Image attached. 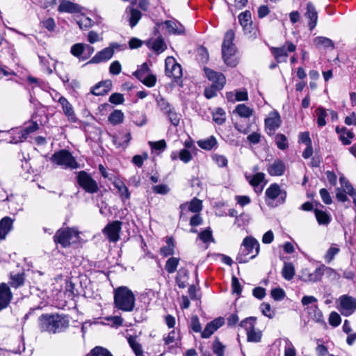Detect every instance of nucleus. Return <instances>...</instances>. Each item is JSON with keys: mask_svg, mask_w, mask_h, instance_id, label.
Instances as JSON below:
<instances>
[{"mask_svg": "<svg viewBox=\"0 0 356 356\" xmlns=\"http://www.w3.org/2000/svg\"><path fill=\"white\" fill-rule=\"evenodd\" d=\"M38 325L42 332L55 334L63 332L69 326V319L65 315L45 314L39 317Z\"/></svg>", "mask_w": 356, "mask_h": 356, "instance_id": "1", "label": "nucleus"}, {"mask_svg": "<svg viewBox=\"0 0 356 356\" xmlns=\"http://www.w3.org/2000/svg\"><path fill=\"white\" fill-rule=\"evenodd\" d=\"M136 298L127 286H120L114 291L115 307L122 312H132L135 307Z\"/></svg>", "mask_w": 356, "mask_h": 356, "instance_id": "2", "label": "nucleus"}, {"mask_svg": "<svg viewBox=\"0 0 356 356\" xmlns=\"http://www.w3.org/2000/svg\"><path fill=\"white\" fill-rule=\"evenodd\" d=\"M242 247L236 258L238 263H246L254 259L259 252V243L252 236H247L243 239Z\"/></svg>", "mask_w": 356, "mask_h": 356, "instance_id": "3", "label": "nucleus"}, {"mask_svg": "<svg viewBox=\"0 0 356 356\" xmlns=\"http://www.w3.org/2000/svg\"><path fill=\"white\" fill-rule=\"evenodd\" d=\"M79 232L74 228H63L58 229L54 236L55 242L60 243L62 247L67 248L79 241Z\"/></svg>", "mask_w": 356, "mask_h": 356, "instance_id": "4", "label": "nucleus"}, {"mask_svg": "<svg viewBox=\"0 0 356 356\" xmlns=\"http://www.w3.org/2000/svg\"><path fill=\"white\" fill-rule=\"evenodd\" d=\"M51 160L58 165L63 166L64 168L77 169L79 165L76 161L72 154L66 150L62 149L55 152Z\"/></svg>", "mask_w": 356, "mask_h": 356, "instance_id": "5", "label": "nucleus"}, {"mask_svg": "<svg viewBox=\"0 0 356 356\" xmlns=\"http://www.w3.org/2000/svg\"><path fill=\"white\" fill-rule=\"evenodd\" d=\"M256 318L254 317L246 318L240 323V326L246 330L247 340L248 342L258 343L261 339V332L256 330L254 322Z\"/></svg>", "mask_w": 356, "mask_h": 356, "instance_id": "6", "label": "nucleus"}, {"mask_svg": "<svg viewBox=\"0 0 356 356\" xmlns=\"http://www.w3.org/2000/svg\"><path fill=\"white\" fill-rule=\"evenodd\" d=\"M79 185L88 193H95L99 191L97 181L86 171H80L76 176Z\"/></svg>", "mask_w": 356, "mask_h": 356, "instance_id": "7", "label": "nucleus"}, {"mask_svg": "<svg viewBox=\"0 0 356 356\" xmlns=\"http://www.w3.org/2000/svg\"><path fill=\"white\" fill-rule=\"evenodd\" d=\"M165 64L166 75L172 78L175 82L179 84L182 77L181 66L172 57H168L165 59Z\"/></svg>", "mask_w": 356, "mask_h": 356, "instance_id": "8", "label": "nucleus"}, {"mask_svg": "<svg viewBox=\"0 0 356 356\" xmlns=\"http://www.w3.org/2000/svg\"><path fill=\"white\" fill-rule=\"evenodd\" d=\"M339 300V310L342 315L350 316L356 310V298L348 295H343Z\"/></svg>", "mask_w": 356, "mask_h": 356, "instance_id": "9", "label": "nucleus"}, {"mask_svg": "<svg viewBox=\"0 0 356 356\" xmlns=\"http://www.w3.org/2000/svg\"><path fill=\"white\" fill-rule=\"evenodd\" d=\"M204 72L207 79L212 81L213 87L218 90H222L226 83L225 76L220 72H217L213 70L204 67Z\"/></svg>", "mask_w": 356, "mask_h": 356, "instance_id": "10", "label": "nucleus"}, {"mask_svg": "<svg viewBox=\"0 0 356 356\" xmlns=\"http://www.w3.org/2000/svg\"><path fill=\"white\" fill-rule=\"evenodd\" d=\"M282 123L281 118L278 112L272 111L269 113L268 117L265 120V128L269 135L275 133Z\"/></svg>", "mask_w": 356, "mask_h": 356, "instance_id": "11", "label": "nucleus"}, {"mask_svg": "<svg viewBox=\"0 0 356 356\" xmlns=\"http://www.w3.org/2000/svg\"><path fill=\"white\" fill-rule=\"evenodd\" d=\"M122 222L115 220L108 224L103 229V233L111 242H116L120 239L119 234L121 230Z\"/></svg>", "mask_w": 356, "mask_h": 356, "instance_id": "12", "label": "nucleus"}, {"mask_svg": "<svg viewBox=\"0 0 356 356\" xmlns=\"http://www.w3.org/2000/svg\"><path fill=\"white\" fill-rule=\"evenodd\" d=\"M236 49L235 46H222V54L224 62L229 66L234 67L237 64L235 57Z\"/></svg>", "mask_w": 356, "mask_h": 356, "instance_id": "13", "label": "nucleus"}, {"mask_svg": "<svg viewBox=\"0 0 356 356\" xmlns=\"http://www.w3.org/2000/svg\"><path fill=\"white\" fill-rule=\"evenodd\" d=\"M296 46H281L279 47H273L271 48V53L275 56L277 62H285L288 56V52L294 51Z\"/></svg>", "mask_w": 356, "mask_h": 356, "instance_id": "14", "label": "nucleus"}, {"mask_svg": "<svg viewBox=\"0 0 356 356\" xmlns=\"http://www.w3.org/2000/svg\"><path fill=\"white\" fill-rule=\"evenodd\" d=\"M225 323L224 318L219 317L209 322L201 333V337L204 339L209 338L213 333L220 327Z\"/></svg>", "mask_w": 356, "mask_h": 356, "instance_id": "15", "label": "nucleus"}, {"mask_svg": "<svg viewBox=\"0 0 356 356\" xmlns=\"http://www.w3.org/2000/svg\"><path fill=\"white\" fill-rule=\"evenodd\" d=\"M266 197L271 200H275L279 196H280V203H284L286 197L285 191H282L280 187L277 184H271L266 191Z\"/></svg>", "mask_w": 356, "mask_h": 356, "instance_id": "16", "label": "nucleus"}, {"mask_svg": "<svg viewBox=\"0 0 356 356\" xmlns=\"http://www.w3.org/2000/svg\"><path fill=\"white\" fill-rule=\"evenodd\" d=\"M82 10L83 8L79 4L67 0H63L58 8L60 13H81Z\"/></svg>", "mask_w": 356, "mask_h": 356, "instance_id": "17", "label": "nucleus"}, {"mask_svg": "<svg viewBox=\"0 0 356 356\" xmlns=\"http://www.w3.org/2000/svg\"><path fill=\"white\" fill-rule=\"evenodd\" d=\"M94 51L92 46H72L71 53L82 60L87 59Z\"/></svg>", "mask_w": 356, "mask_h": 356, "instance_id": "18", "label": "nucleus"}, {"mask_svg": "<svg viewBox=\"0 0 356 356\" xmlns=\"http://www.w3.org/2000/svg\"><path fill=\"white\" fill-rule=\"evenodd\" d=\"M12 294L9 286L2 283L0 284V311L6 308L10 302Z\"/></svg>", "mask_w": 356, "mask_h": 356, "instance_id": "19", "label": "nucleus"}, {"mask_svg": "<svg viewBox=\"0 0 356 356\" xmlns=\"http://www.w3.org/2000/svg\"><path fill=\"white\" fill-rule=\"evenodd\" d=\"M114 54L113 46H109L104 48L101 51H99L92 58L90 63H99L101 62L106 61L111 58Z\"/></svg>", "mask_w": 356, "mask_h": 356, "instance_id": "20", "label": "nucleus"}, {"mask_svg": "<svg viewBox=\"0 0 356 356\" xmlns=\"http://www.w3.org/2000/svg\"><path fill=\"white\" fill-rule=\"evenodd\" d=\"M301 277L303 281L313 283L321 280L322 273L320 267L316 268L313 272H309L308 270L305 269L302 270Z\"/></svg>", "mask_w": 356, "mask_h": 356, "instance_id": "21", "label": "nucleus"}, {"mask_svg": "<svg viewBox=\"0 0 356 356\" xmlns=\"http://www.w3.org/2000/svg\"><path fill=\"white\" fill-rule=\"evenodd\" d=\"M58 102L62 106L63 111L68 120L71 122H76V118L72 104L63 97L59 98Z\"/></svg>", "mask_w": 356, "mask_h": 356, "instance_id": "22", "label": "nucleus"}, {"mask_svg": "<svg viewBox=\"0 0 356 356\" xmlns=\"http://www.w3.org/2000/svg\"><path fill=\"white\" fill-rule=\"evenodd\" d=\"M167 31L170 33L180 35L184 32L183 25L175 20H166L164 22Z\"/></svg>", "mask_w": 356, "mask_h": 356, "instance_id": "23", "label": "nucleus"}, {"mask_svg": "<svg viewBox=\"0 0 356 356\" xmlns=\"http://www.w3.org/2000/svg\"><path fill=\"white\" fill-rule=\"evenodd\" d=\"M336 131L339 135V139L344 145L351 143V140L354 138V134L351 130L348 129L346 127L340 129L339 127H337Z\"/></svg>", "mask_w": 356, "mask_h": 356, "instance_id": "24", "label": "nucleus"}, {"mask_svg": "<svg viewBox=\"0 0 356 356\" xmlns=\"http://www.w3.org/2000/svg\"><path fill=\"white\" fill-rule=\"evenodd\" d=\"M268 172L272 176H280L285 170V165L280 160H275L268 167Z\"/></svg>", "mask_w": 356, "mask_h": 356, "instance_id": "25", "label": "nucleus"}, {"mask_svg": "<svg viewBox=\"0 0 356 356\" xmlns=\"http://www.w3.org/2000/svg\"><path fill=\"white\" fill-rule=\"evenodd\" d=\"M111 81L99 82L92 88L91 92L96 96L104 95L111 90Z\"/></svg>", "mask_w": 356, "mask_h": 356, "instance_id": "26", "label": "nucleus"}, {"mask_svg": "<svg viewBox=\"0 0 356 356\" xmlns=\"http://www.w3.org/2000/svg\"><path fill=\"white\" fill-rule=\"evenodd\" d=\"M188 270L185 268H181L177 271L175 281L180 289H184L188 284Z\"/></svg>", "mask_w": 356, "mask_h": 356, "instance_id": "27", "label": "nucleus"}, {"mask_svg": "<svg viewBox=\"0 0 356 356\" xmlns=\"http://www.w3.org/2000/svg\"><path fill=\"white\" fill-rule=\"evenodd\" d=\"M13 220L9 217H5L0 221V240L5 239L8 233L12 229Z\"/></svg>", "mask_w": 356, "mask_h": 356, "instance_id": "28", "label": "nucleus"}, {"mask_svg": "<svg viewBox=\"0 0 356 356\" xmlns=\"http://www.w3.org/2000/svg\"><path fill=\"white\" fill-rule=\"evenodd\" d=\"M306 15L310 20L309 23L310 29H313L316 25L318 16L314 6L310 2L307 5Z\"/></svg>", "mask_w": 356, "mask_h": 356, "instance_id": "29", "label": "nucleus"}, {"mask_svg": "<svg viewBox=\"0 0 356 356\" xmlns=\"http://www.w3.org/2000/svg\"><path fill=\"white\" fill-rule=\"evenodd\" d=\"M316 220L320 225H328L331 222V216L322 210L316 209L314 211Z\"/></svg>", "mask_w": 356, "mask_h": 356, "instance_id": "30", "label": "nucleus"}, {"mask_svg": "<svg viewBox=\"0 0 356 356\" xmlns=\"http://www.w3.org/2000/svg\"><path fill=\"white\" fill-rule=\"evenodd\" d=\"M126 13L129 15V21L131 27H134L140 19L141 13L138 10L131 7L127 8Z\"/></svg>", "mask_w": 356, "mask_h": 356, "instance_id": "31", "label": "nucleus"}, {"mask_svg": "<svg viewBox=\"0 0 356 356\" xmlns=\"http://www.w3.org/2000/svg\"><path fill=\"white\" fill-rule=\"evenodd\" d=\"M128 343L134 352L136 356H143L141 344L138 341L136 337L129 336L127 338Z\"/></svg>", "mask_w": 356, "mask_h": 356, "instance_id": "32", "label": "nucleus"}, {"mask_svg": "<svg viewBox=\"0 0 356 356\" xmlns=\"http://www.w3.org/2000/svg\"><path fill=\"white\" fill-rule=\"evenodd\" d=\"M156 102L158 108L164 115L173 108V106L161 95L156 96Z\"/></svg>", "mask_w": 356, "mask_h": 356, "instance_id": "33", "label": "nucleus"}, {"mask_svg": "<svg viewBox=\"0 0 356 356\" xmlns=\"http://www.w3.org/2000/svg\"><path fill=\"white\" fill-rule=\"evenodd\" d=\"M124 118V115L122 111L115 110L109 115L108 120L113 125H117L122 123Z\"/></svg>", "mask_w": 356, "mask_h": 356, "instance_id": "34", "label": "nucleus"}, {"mask_svg": "<svg viewBox=\"0 0 356 356\" xmlns=\"http://www.w3.org/2000/svg\"><path fill=\"white\" fill-rule=\"evenodd\" d=\"M235 112L241 118H248L252 115L253 109L244 104H241L236 106Z\"/></svg>", "mask_w": 356, "mask_h": 356, "instance_id": "35", "label": "nucleus"}, {"mask_svg": "<svg viewBox=\"0 0 356 356\" xmlns=\"http://www.w3.org/2000/svg\"><path fill=\"white\" fill-rule=\"evenodd\" d=\"M320 269L322 273V276L325 275L327 277L332 280H338L341 277L340 275L337 273L334 269L325 265L321 266Z\"/></svg>", "mask_w": 356, "mask_h": 356, "instance_id": "36", "label": "nucleus"}, {"mask_svg": "<svg viewBox=\"0 0 356 356\" xmlns=\"http://www.w3.org/2000/svg\"><path fill=\"white\" fill-rule=\"evenodd\" d=\"M217 144V140L213 136H211L204 140L197 141V145L202 149L211 150Z\"/></svg>", "mask_w": 356, "mask_h": 356, "instance_id": "37", "label": "nucleus"}, {"mask_svg": "<svg viewBox=\"0 0 356 356\" xmlns=\"http://www.w3.org/2000/svg\"><path fill=\"white\" fill-rule=\"evenodd\" d=\"M175 244L172 238H168L166 245L160 249V253L163 257H168L174 254Z\"/></svg>", "mask_w": 356, "mask_h": 356, "instance_id": "38", "label": "nucleus"}, {"mask_svg": "<svg viewBox=\"0 0 356 356\" xmlns=\"http://www.w3.org/2000/svg\"><path fill=\"white\" fill-rule=\"evenodd\" d=\"M179 263V259L177 257L169 258L165 263V269L168 273H174L177 268Z\"/></svg>", "mask_w": 356, "mask_h": 356, "instance_id": "39", "label": "nucleus"}, {"mask_svg": "<svg viewBox=\"0 0 356 356\" xmlns=\"http://www.w3.org/2000/svg\"><path fill=\"white\" fill-rule=\"evenodd\" d=\"M77 24L80 29H86L92 26V20L88 16L81 13L80 15L77 16Z\"/></svg>", "mask_w": 356, "mask_h": 356, "instance_id": "40", "label": "nucleus"}, {"mask_svg": "<svg viewBox=\"0 0 356 356\" xmlns=\"http://www.w3.org/2000/svg\"><path fill=\"white\" fill-rule=\"evenodd\" d=\"M212 350L216 356H224L225 346L218 338H216L212 344Z\"/></svg>", "mask_w": 356, "mask_h": 356, "instance_id": "41", "label": "nucleus"}, {"mask_svg": "<svg viewBox=\"0 0 356 356\" xmlns=\"http://www.w3.org/2000/svg\"><path fill=\"white\" fill-rule=\"evenodd\" d=\"M339 181L341 186V189L346 193L350 195L352 193L356 192L350 183L344 177H341Z\"/></svg>", "mask_w": 356, "mask_h": 356, "instance_id": "42", "label": "nucleus"}, {"mask_svg": "<svg viewBox=\"0 0 356 356\" xmlns=\"http://www.w3.org/2000/svg\"><path fill=\"white\" fill-rule=\"evenodd\" d=\"M165 115L168 118L170 123L173 126L177 127L179 125L181 120V115L175 111L174 107Z\"/></svg>", "mask_w": 356, "mask_h": 356, "instance_id": "43", "label": "nucleus"}, {"mask_svg": "<svg viewBox=\"0 0 356 356\" xmlns=\"http://www.w3.org/2000/svg\"><path fill=\"white\" fill-rule=\"evenodd\" d=\"M317 115V124L319 127H323L326 124L325 118L327 116V111L322 107H318L316 110Z\"/></svg>", "mask_w": 356, "mask_h": 356, "instance_id": "44", "label": "nucleus"}, {"mask_svg": "<svg viewBox=\"0 0 356 356\" xmlns=\"http://www.w3.org/2000/svg\"><path fill=\"white\" fill-rule=\"evenodd\" d=\"M114 186L118 189L122 198L127 200L130 197V193L128 191V188L123 182H115Z\"/></svg>", "mask_w": 356, "mask_h": 356, "instance_id": "45", "label": "nucleus"}, {"mask_svg": "<svg viewBox=\"0 0 356 356\" xmlns=\"http://www.w3.org/2000/svg\"><path fill=\"white\" fill-rule=\"evenodd\" d=\"M282 276L287 280H291L295 274L294 268L291 264H285L282 268Z\"/></svg>", "mask_w": 356, "mask_h": 356, "instance_id": "46", "label": "nucleus"}, {"mask_svg": "<svg viewBox=\"0 0 356 356\" xmlns=\"http://www.w3.org/2000/svg\"><path fill=\"white\" fill-rule=\"evenodd\" d=\"M275 143L277 147L282 150H284L288 148V141L285 135L282 134H278L275 136Z\"/></svg>", "mask_w": 356, "mask_h": 356, "instance_id": "47", "label": "nucleus"}, {"mask_svg": "<svg viewBox=\"0 0 356 356\" xmlns=\"http://www.w3.org/2000/svg\"><path fill=\"white\" fill-rule=\"evenodd\" d=\"M213 121L218 124H222L225 120V112L221 108H218L213 113Z\"/></svg>", "mask_w": 356, "mask_h": 356, "instance_id": "48", "label": "nucleus"}, {"mask_svg": "<svg viewBox=\"0 0 356 356\" xmlns=\"http://www.w3.org/2000/svg\"><path fill=\"white\" fill-rule=\"evenodd\" d=\"M149 68L146 63H144L137 71L134 73V75L140 81L148 74Z\"/></svg>", "mask_w": 356, "mask_h": 356, "instance_id": "49", "label": "nucleus"}, {"mask_svg": "<svg viewBox=\"0 0 356 356\" xmlns=\"http://www.w3.org/2000/svg\"><path fill=\"white\" fill-rule=\"evenodd\" d=\"M238 20L241 26L244 28L251 24V15L249 11H245L238 15Z\"/></svg>", "mask_w": 356, "mask_h": 356, "instance_id": "50", "label": "nucleus"}, {"mask_svg": "<svg viewBox=\"0 0 356 356\" xmlns=\"http://www.w3.org/2000/svg\"><path fill=\"white\" fill-rule=\"evenodd\" d=\"M339 248L336 246H331L325 254V259L327 263H330L339 252Z\"/></svg>", "mask_w": 356, "mask_h": 356, "instance_id": "51", "label": "nucleus"}, {"mask_svg": "<svg viewBox=\"0 0 356 356\" xmlns=\"http://www.w3.org/2000/svg\"><path fill=\"white\" fill-rule=\"evenodd\" d=\"M88 356H113L111 353L99 346H97L93 348Z\"/></svg>", "mask_w": 356, "mask_h": 356, "instance_id": "52", "label": "nucleus"}, {"mask_svg": "<svg viewBox=\"0 0 356 356\" xmlns=\"http://www.w3.org/2000/svg\"><path fill=\"white\" fill-rule=\"evenodd\" d=\"M10 284L12 286L17 288L24 284V275L17 273L16 275H11Z\"/></svg>", "mask_w": 356, "mask_h": 356, "instance_id": "53", "label": "nucleus"}, {"mask_svg": "<svg viewBox=\"0 0 356 356\" xmlns=\"http://www.w3.org/2000/svg\"><path fill=\"white\" fill-rule=\"evenodd\" d=\"M202 201L197 198H194L188 204V209H189V211H191L192 212H195V213L199 212L200 211L202 210Z\"/></svg>", "mask_w": 356, "mask_h": 356, "instance_id": "54", "label": "nucleus"}, {"mask_svg": "<svg viewBox=\"0 0 356 356\" xmlns=\"http://www.w3.org/2000/svg\"><path fill=\"white\" fill-rule=\"evenodd\" d=\"M199 238L202 240L204 243L208 242H213L214 239L212 236V232L209 229H205L201 232L199 235Z\"/></svg>", "mask_w": 356, "mask_h": 356, "instance_id": "55", "label": "nucleus"}, {"mask_svg": "<svg viewBox=\"0 0 356 356\" xmlns=\"http://www.w3.org/2000/svg\"><path fill=\"white\" fill-rule=\"evenodd\" d=\"M272 298L277 301L282 300L285 297V292L281 288H275L271 290Z\"/></svg>", "mask_w": 356, "mask_h": 356, "instance_id": "56", "label": "nucleus"}, {"mask_svg": "<svg viewBox=\"0 0 356 356\" xmlns=\"http://www.w3.org/2000/svg\"><path fill=\"white\" fill-rule=\"evenodd\" d=\"M285 342L284 356H296V351L292 343L288 339H285Z\"/></svg>", "mask_w": 356, "mask_h": 356, "instance_id": "57", "label": "nucleus"}, {"mask_svg": "<svg viewBox=\"0 0 356 356\" xmlns=\"http://www.w3.org/2000/svg\"><path fill=\"white\" fill-rule=\"evenodd\" d=\"M341 316L335 312H331L329 317V323L334 327L338 326L341 323Z\"/></svg>", "mask_w": 356, "mask_h": 356, "instance_id": "58", "label": "nucleus"}, {"mask_svg": "<svg viewBox=\"0 0 356 356\" xmlns=\"http://www.w3.org/2000/svg\"><path fill=\"white\" fill-rule=\"evenodd\" d=\"M213 160L219 167L221 168L227 166L228 163L227 158L223 155L214 154L213 156Z\"/></svg>", "mask_w": 356, "mask_h": 356, "instance_id": "59", "label": "nucleus"}, {"mask_svg": "<svg viewBox=\"0 0 356 356\" xmlns=\"http://www.w3.org/2000/svg\"><path fill=\"white\" fill-rule=\"evenodd\" d=\"M191 329L195 332H200L202 331V326L197 316H193L191 317Z\"/></svg>", "mask_w": 356, "mask_h": 356, "instance_id": "60", "label": "nucleus"}, {"mask_svg": "<svg viewBox=\"0 0 356 356\" xmlns=\"http://www.w3.org/2000/svg\"><path fill=\"white\" fill-rule=\"evenodd\" d=\"M264 179V174L262 172H258L253 176L252 179L250 181V184L253 186H259Z\"/></svg>", "mask_w": 356, "mask_h": 356, "instance_id": "61", "label": "nucleus"}, {"mask_svg": "<svg viewBox=\"0 0 356 356\" xmlns=\"http://www.w3.org/2000/svg\"><path fill=\"white\" fill-rule=\"evenodd\" d=\"M140 81L147 87L151 88L155 85L156 77L153 74H147L143 80H141Z\"/></svg>", "mask_w": 356, "mask_h": 356, "instance_id": "62", "label": "nucleus"}, {"mask_svg": "<svg viewBox=\"0 0 356 356\" xmlns=\"http://www.w3.org/2000/svg\"><path fill=\"white\" fill-rule=\"evenodd\" d=\"M42 26L47 29L48 31H51L54 29L56 27V23L53 18L49 17L45 19L41 22Z\"/></svg>", "mask_w": 356, "mask_h": 356, "instance_id": "63", "label": "nucleus"}, {"mask_svg": "<svg viewBox=\"0 0 356 356\" xmlns=\"http://www.w3.org/2000/svg\"><path fill=\"white\" fill-rule=\"evenodd\" d=\"M179 158L184 163H188L192 159V155L188 150L183 149L180 151L179 154Z\"/></svg>", "mask_w": 356, "mask_h": 356, "instance_id": "64", "label": "nucleus"}]
</instances>
